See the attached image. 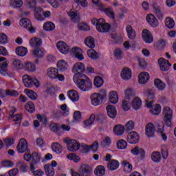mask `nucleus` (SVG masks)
<instances>
[{
    "label": "nucleus",
    "instance_id": "nucleus-1",
    "mask_svg": "<svg viewBox=\"0 0 176 176\" xmlns=\"http://www.w3.org/2000/svg\"><path fill=\"white\" fill-rule=\"evenodd\" d=\"M78 75L80 74H75L73 77V80L77 85V87L82 91H89V90H91L93 83L91 82V80H90V78L86 76L78 78Z\"/></svg>",
    "mask_w": 176,
    "mask_h": 176
},
{
    "label": "nucleus",
    "instance_id": "nucleus-2",
    "mask_svg": "<svg viewBox=\"0 0 176 176\" xmlns=\"http://www.w3.org/2000/svg\"><path fill=\"white\" fill-rule=\"evenodd\" d=\"M22 80L25 87L31 88L34 87V86H35L36 87H39V86H41V85L39 84V81H38V79L34 77L30 76L27 74L23 76Z\"/></svg>",
    "mask_w": 176,
    "mask_h": 176
},
{
    "label": "nucleus",
    "instance_id": "nucleus-3",
    "mask_svg": "<svg viewBox=\"0 0 176 176\" xmlns=\"http://www.w3.org/2000/svg\"><path fill=\"white\" fill-rule=\"evenodd\" d=\"M164 122L167 127H173V110L169 107H166L163 110Z\"/></svg>",
    "mask_w": 176,
    "mask_h": 176
},
{
    "label": "nucleus",
    "instance_id": "nucleus-4",
    "mask_svg": "<svg viewBox=\"0 0 176 176\" xmlns=\"http://www.w3.org/2000/svg\"><path fill=\"white\" fill-rule=\"evenodd\" d=\"M63 142L67 144V148L69 152H76L79 151L80 144L75 140H71L68 138L64 139Z\"/></svg>",
    "mask_w": 176,
    "mask_h": 176
},
{
    "label": "nucleus",
    "instance_id": "nucleus-5",
    "mask_svg": "<svg viewBox=\"0 0 176 176\" xmlns=\"http://www.w3.org/2000/svg\"><path fill=\"white\" fill-rule=\"evenodd\" d=\"M47 75L50 78V79H58L60 82L64 81L65 79L64 75L58 74V69L53 67L47 69Z\"/></svg>",
    "mask_w": 176,
    "mask_h": 176
},
{
    "label": "nucleus",
    "instance_id": "nucleus-6",
    "mask_svg": "<svg viewBox=\"0 0 176 176\" xmlns=\"http://www.w3.org/2000/svg\"><path fill=\"white\" fill-rule=\"evenodd\" d=\"M86 71V67H85V64H83L81 62L76 63L74 65L72 68V72L75 75H78V78H83V75L82 73L85 72Z\"/></svg>",
    "mask_w": 176,
    "mask_h": 176
},
{
    "label": "nucleus",
    "instance_id": "nucleus-7",
    "mask_svg": "<svg viewBox=\"0 0 176 176\" xmlns=\"http://www.w3.org/2000/svg\"><path fill=\"white\" fill-rule=\"evenodd\" d=\"M96 30L98 32H102V34L109 32V30H111V25L105 22V19L101 18L99 19Z\"/></svg>",
    "mask_w": 176,
    "mask_h": 176
},
{
    "label": "nucleus",
    "instance_id": "nucleus-8",
    "mask_svg": "<svg viewBox=\"0 0 176 176\" xmlns=\"http://www.w3.org/2000/svg\"><path fill=\"white\" fill-rule=\"evenodd\" d=\"M19 24L23 28H25L30 31L32 34L35 32V28L32 27L31 21L27 18H23L20 20Z\"/></svg>",
    "mask_w": 176,
    "mask_h": 176
},
{
    "label": "nucleus",
    "instance_id": "nucleus-9",
    "mask_svg": "<svg viewBox=\"0 0 176 176\" xmlns=\"http://www.w3.org/2000/svg\"><path fill=\"white\" fill-rule=\"evenodd\" d=\"M16 150L19 153H24V152L30 151V149H28V143L25 139L21 138L19 140V142L16 146Z\"/></svg>",
    "mask_w": 176,
    "mask_h": 176
},
{
    "label": "nucleus",
    "instance_id": "nucleus-10",
    "mask_svg": "<svg viewBox=\"0 0 176 176\" xmlns=\"http://www.w3.org/2000/svg\"><path fill=\"white\" fill-rule=\"evenodd\" d=\"M144 94L147 97V100H146V105L147 108H151L152 104H153V100L149 101V100H153V98H155V91L152 89H148L144 91Z\"/></svg>",
    "mask_w": 176,
    "mask_h": 176
},
{
    "label": "nucleus",
    "instance_id": "nucleus-11",
    "mask_svg": "<svg viewBox=\"0 0 176 176\" xmlns=\"http://www.w3.org/2000/svg\"><path fill=\"white\" fill-rule=\"evenodd\" d=\"M158 64L161 71L163 72L168 71V69H170V67H171V63L164 58H160L158 59Z\"/></svg>",
    "mask_w": 176,
    "mask_h": 176
},
{
    "label": "nucleus",
    "instance_id": "nucleus-12",
    "mask_svg": "<svg viewBox=\"0 0 176 176\" xmlns=\"http://www.w3.org/2000/svg\"><path fill=\"white\" fill-rule=\"evenodd\" d=\"M79 173L81 176H91L93 173L91 167L87 164H83L80 167Z\"/></svg>",
    "mask_w": 176,
    "mask_h": 176
},
{
    "label": "nucleus",
    "instance_id": "nucleus-13",
    "mask_svg": "<svg viewBox=\"0 0 176 176\" xmlns=\"http://www.w3.org/2000/svg\"><path fill=\"white\" fill-rule=\"evenodd\" d=\"M152 6L157 17H158L160 20H163L164 18V12L163 11V8L156 3H153Z\"/></svg>",
    "mask_w": 176,
    "mask_h": 176
},
{
    "label": "nucleus",
    "instance_id": "nucleus-14",
    "mask_svg": "<svg viewBox=\"0 0 176 176\" xmlns=\"http://www.w3.org/2000/svg\"><path fill=\"white\" fill-rule=\"evenodd\" d=\"M127 141L129 144H137L140 141V135L136 131H132L128 134Z\"/></svg>",
    "mask_w": 176,
    "mask_h": 176
},
{
    "label": "nucleus",
    "instance_id": "nucleus-15",
    "mask_svg": "<svg viewBox=\"0 0 176 176\" xmlns=\"http://www.w3.org/2000/svg\"><path fill=\"white\" fill-rule=\"evenodd\" d=\"M56 47L63 54H67L69 52V47L64 41H58L56 43Z\"/></svg>",
    "mask_w": 176,
    "mask_h": 176
},
{
    "label": "nucleus",
    "instance_id": "nucleus-16",
    "mask_svg": "<svg viewBox=\"0 0 176 176\" xmlns=\"http://www.w3.org/2000/svg\"><path fill=\"white\" fill-rule=\"evenodd\" d=\"M120 76L123 80H130V79L132 78L131 69L129 67L123 68L121 71Z\"/></svg>",
    "mask_w": 176,
    "mask_h": 176
},
{
    "label": "nucleus",
    "instance_id": "nucleus-17",
    "mask_svg": "<svg viewBox=\"0 0 176 176\" xmlns=\"http://www.w3.org/2000/svg\"><path fill=\"white\" fill-rule=\"evenodd\" d=\"M41 160V156L38 153H33L32 154V162L30 163V170L34 171L35 170V166L38 164V162Z\"/></svg>",
    "mask_w": 176,
    "mask_h": 176
},
{
    "label": "nucleus",
    "instance_id": "nucleus-18",
    "mask_svg": "<svg viewBox=\"0 0 176 176\" xmlns=\"http://www.w3.org/2000/svg\"><path fill=\"white\" fill-rule=\"evenodd\" d=\"M107 111V116L111 119H115L116 115H118V111H116V107L113 105L109 104L106 107Z\"/></svg>",
    "mask_w": 176,
    "mask_h": 176
},
{
    "label": "nucleus",
    "instance_id": "nucleus-19",
    "mask_svg": "<svg viewBox=\"0 0 176 176\" xmlns=\"http://www.w3.org/2000/svg\"><path fill=\"white\" fill-rule=\"evenodd\" d=\"M91 104L95 107H97V105H100V104H102V101H104L102 98H101V96L98 95V94L97 93L93 94L91 96Z\"/></svg>",
    "mask_w": 176,
    "mask_h": 176
},
{
    "label": "nucleus",
    "instance_id": "nucleus-20",
    "mask_svg": "<svg viewBox=\"0 0 176 176\" xmlns=\"http://www.w3.org/2000/svg\"><path fill=\"white\" fill-rule=\"evenodd\" d=\"M146 20L151 27L156 28L159 26V21H157L156 16L153 14H148L146 16Z\"/></svg>",
    "mask_w": 176,
    "mask_h": 176
},
{
    "label": "nucleus",
    "instance_id": "nucleus-21",
    "mask_svg": "<svg viewBox=\"0 0 176 176\" xmlns=\"http://www.w3.org/2000/svg\"><path fill=\"white\" fill-rule=\"evenodd\" d=\"M146 135L148 138L155 137V125L153 123L149 122L146 125Z\"/></svg>",
    "mask_w": 176,
    "mask_h": 176
},
{
    "label": "nucleus",
    "instance_id": "nucleus-22",
    "mask_svg": "<svg viewBox=\"0 0 176 176\" xmlns=\"http://www.w3.org/2000/svg\"><path fill=\"white\" fill-rule=\"evenodd\" d=\"M142 38L146 43H152L153 42V37L152 36V34L148 30H144L142 32Z\"/></svg>",
    "mask_w": 176,
    "mask_h": 176
},
{
    "label": "nucleus",
    "instance_id": "nucleus-23",
    "mask_svg": "<svg viewBox=\"0 0 176 176\" xmlns=\"http://www.w3.org/2000/svg\"><path fill=\"white\" fill-rule=\"evenodd\" d=\"M72 53L75 56L79 61H82L85 58L83 54H82V50L78 47H74L72 49Z\"/></svg>",
    "mask_w": 176,
    "mask_h": 176
},
{
    "label": "nucleus",
    "instance_id": "nucleus-24",
    "mask_svg": "<svg viewBox=\"0 0 176 176\" xmlns=\"http://www.w3.org/2000/svg\"><path fill=\"white\" fill-rule=\"evenodd\" d=\"M131 152L132 155H139L140 159H144V157H145V151L143 148H140L139 146H135L134 148L131 150Z\"/></svg>",
    "mask_w": 176,
    "mask_h": 176
},
{
    "label": "nucleus",
    "instance_id": "nucleus-25",
    "mask_svg": "<svg viewBox=\"0 0 176 176\" xmlns=\"http://www.w3.org/2000/svg\"><path fill=\"white\" fill-rule=\"evenodd\" d=\"M32 56L36 57V58H43L45 56V51L43 49L40 47H36L33 50L32 52Z\"/></svg>",
    "mask_w": 176,
    "mask_h": 176
},
{
    "label": "nucleus",
    "instance_id": "nucleus-26",
    "mask_svg": "<svg viewBox=\"0 0 176 176\" xmlns=\"http://www.w3.org/2000/svg\"><path fill=\"white\" fill-rule=\"evenodd\" d=\"M34 17L36 20L38 21H42L43 18V10L39 7L34 8Z\"/></svg>",
    "mask_w": 176,
    "mask_h": 176
},
{
    "label": "nucleus",
    "instance_id": "nucleus-27",
    "mask_svg": "<svg viewBox=\"0 0 176 176\" xmlns=\"http://www.w3.org/2000/svg\"><path fill=\"white\" fill-rule=\"evenodd\" d=\"M139 82L141 85H145L149 80V74L143 72L139 74Z\"/></svg>",
    "mask_w": 176,
    "mask_h": 176
},
{
    "label": "nucleus",
    "instance_id": "nucleus-28",
    "mask_svg": "<svg viewBox=\"0 0 176 176\" xmlns=\"http://www.w3.org/2000/svg\"><path fill=\"white\" fill-rule=\"evenodd\" d=\"M30 43L32 47H34V49H36V47H41L42 45V38L36 37L30 39Z\"/></svg>",
    "mask_w": 176,
    "mask_h": 176
},
{
    "label": "nucleus",
    "instance_id": "nucleus-29",
    "mask_svg": "<svg viewBox=\"0 0 176 176\" xmlns=\"http://www.w3.org/2000/svg\"><path fill=\"white\" fill-rule=\"evenodd\" d=\"M107 167L109 170H111V171H115V170H118V168H119V162L116 160H111L109 162Z\"/></svg>",
    "mask_w": 176,
    "mask_h": 176
},
{
    "label": "nucleus",
    "instance_id": "nucleus-30",
    "mask_svg": "<svg viewBox=\"0 0 176 176\" xmlns=\"http://www.w3.org/2000/svg\"><path fill=\"white\" fill-rule=\"evenodd\" d=\"M16 54L19 56L20 57H24V56H27L28 53V50L25 47H18L15 50Z\"/></svg>",
    "mask_w": 176,
    "mask_h": 176
},
{
    "label": "nucleus",
    "instance_id": "nucleus-31",
    "mask_svg": "<svg viewBox=\"0 0 176 176\" xmlns=\"http://www.w3.org/2000/svg\"><path fill=\"white\" fill-rule=\"evenodd\" d=\"M109 100L111 104H116L119 101V96L116 91H113L109 93Z\"/></svg>",
    "mask_w": 176,
    "mask_h": 176
},
{
    "label": "nucleus",
    "instance_id": "nucleus-32",
    "mask_svg": "<svg viewBox=\"0 0 176 176\" xmlns=\"http://www.w3.org/2000/svg\"><path fill=\"white\" fill-rule=\"evenodd\" d=\"M126 30L128 34V38H129V39H135L137 34L135 30L133 29V27L131 25H127Z\"/></svg>",
    "mask_w": 176,
    "mask_h": 176
},
{
    "label": "nucleus",
    "instance_id": "nucleus-33",
    "mask_svg": "<svg viewBox=\"0 0 176 176\" xmlns=\"http://www.w3.org/2000/svg\"><path fill=\"white\" fill-rule=\"evenodd\" d=\"M142 102H141V99L138 97L134 98V99L132 100L131 105L135 111L140 109L141 108Z\"/></svg>",
    "mask_w": 176,
    "mask_h": 176
},
{
    "label": "nucleus",
    "instance_id": "nucleus-34",
    "mask_svg": "<svg viewBox=\"0 0 176 176\" xmlns=\"http://www.w3.org/2000/svg\"><path fill=\"white\" fill-rule=\"evenodd\" d=\"M155 87L161 91L166 89V84L162 81V80L157 78L154 80Z\"/></svg>",
    "mask_w": 176,
    "mask_h": 176
},
{
    "label": "nucleus",
    "instance_id": "nucleus-35",
    "mask_svg": "<svg viewBox=\"0 0 176 176\" xmlns=\"http://www.w3.org/2000/svg\"><path fill=\"white\" fill-rule=\"evenodd\" d=\"M52 149L53 152L60 155V153L63 152V146H61V144H60L58 142H54L52 144Z\"/></svg>",
    "mask_w": 176,
    "mask_h": 176
},
{
    "label": "nucleus",
    "instance_id": "nucleus-36",
    "mask_svg": "<svg viewBox=\"0 0 176 176\" xmlns=\"http://www.w3.org/2000/svg\"><path fill=\"white\" fill-rule=\"evenodd\" d=\"M68 97L74 102L78 101L79 100V94H78V91L75 90L69 91Z\"/></svg>",
    "mask_w": 176,
    "mask_h": 176
},
{
    "label": "nucleus",
    "instance_id": "nucleus-37",
    "mask_svg": "<svg viewBox=\"0 0 176 176\" xmlns=\"http://www.w3.org/2000/svg\"><path fill=\"white\" fill-rule=\"evenodd\" d=\"M85 43L86 46L90 47V49H94L96 47V44L94 43V38L91 36H88L85 40Z\"/></svg>",
    "mask_w": 176,
    "mask_h": 176
},
{
    "label": "nucleus",
    "instance_id": "nucleus-38",
    "mask_svg": "<svg viewBox=\"0 0 176 176\" xmlns=\"http://www.w3.org/2000/svg\"><path fill=\"white\" fill-rule=\"evenodd\" d=\"M124 126L122 125H116L113 129L116 135H122L124 133Z\"/></svg>",
    "mask_w": 176,
    "mask_h": 176
},
{
    "label": "nucleus",
    "instance_id": "nucleus-39",
    "mask_svg": "<svg viewBox=\"0 0 176 176\" xmlns=\"http://www.w3.org/2000/svg\"><path fill=\"white\" fill-rule=\"evenodd\" d=\"M151 160L154 162V163H159L160 160H162V155H160V153L157 151H154L151 154Z\"/></svg>",
    "mask_w": 176,
    "mask_h": 176
},
{
    "label": "nucleus",
    "instance_id": "nucleus-40",
    "mask_svg": "<svg viewBox=\"0 0 176 176\" xmlns=\"http://www.w3.org/2000/svg\"><path fill=\"white\" fill-rule=\"evenodd\" d=\"M25 108L28 112H30V113H34V112H35V104L31 101L26 103Z\"/></svg>",
    "mask_w": 176,
    "mask_h": 176
},
{
    "label": "nucleus",
    "instance_id": "nucleus-41",
    "mask_svg": "<svg viewBox=\"0 0 176 176\" xmlns=\"http://www.w3.org/2000/svg\"><path fill=\"white\" fill-rule=\"evenodd\" d=\"M25 94H27L28 97L30 98V100H37L38 99V94L35 93V91L30 90V89H25Z\"/></svg>",
    "mask_w": 176,
    "mask_h": 176
},
{
    "label": "nucleus",
    "instance_id": "nucleus-42",
    "mask_svg": "<svg viewBox=\"0 0 176 176\" xmlns=\"http://www.w3.org/2000/svg\"><path fill=\"white\" fill-rule=\"evenodd\" d=\"M67 67H68V64L64 60H59L57 63V68L62 72H64L67 69Z\"/></svg>",
    "mask_w": 176,
    "mask_h": 176
},
{
    "label": "nucleus",
    "instance_id": "nucleus-43",
    "mask_svg": "<svg viewBox=\"0 0 176 176\" xmlns=\"http://www.w3.org/2000/svg\"><path fill=\"white\" fill-rule=\"evenodd\" d=\"M94 173L97 176H104L105 175V168L102 166H98L95 169Z\"/></svg>",
    "mask_w": 176,
    "mask_h": 176
},
{
    "label": "nucleus",
    "instance_id": "nucleus-44",
    "mask_svg": "<svg viewBox=\"0 0 176 176\" xmlns=\"http://www.w3.org/2000/svg\"><path fill=\"white\" fill-rule=\"evenodd\" d=\"M87 56L92 60H97L100 57L97 52L93 50V48L87 51Z\"/></svg>",
    "mask_w": 176,
    "mask_h": 176
},
{
    "label": "nucleus",
    "instance_id": "nucleus-45",
    "mask_svg": "<svg viewBox=\"0 0 176 176\" xmlns=\"http://www.w3.org/2000/svg\"><path fill=\"white\" fill-rule=\"evenodd\" d=\"M45 170V174L47 176H54V168L52 166H50L47 164L44 166Z\"/></svg>",
    "mask_w": 176,
    "mask_h": 176
},
{
    "label": "nucleus",
    "instance_id": "nucleus-46",
    "mask_svg": "<svg viewBox=\"0 0 176 176\" xmlns=\"http://www.w3.org/2000/svg\"><path fill=\"white\" fill-rule=\"evenodd\" d=\"M10 3L14 9H19L23 6V0H10Z\"/></svg>",
    "mask_w": 176,
    "mask_h": 176
},
{
    "label": "nucleus",
    "instance_id": "nucleus-47",
    "mask_svg": "<svg viewBox=\"0 0 176 176\" xmlns=\"http://www.w3.org/2000/svg\"><path fill=\"white\" fill-rule=\"evenodd\" d=\"M134 127H135V124L133 120H129L126 123L124 129L126 131H131V130H134Z\"/></svg>",
    "mask_w": 176,
    "mask_h": 176
},
{
    "label": "nucleus",
    "instance_id": "nucleus-48",
    "mask_svg": "<svg viewBox=\"0 0 176 176\" xmlns=\"http://www.w3.org/2000/svg\"><path fill=\"white\" fill-rule=\"evenodd\" d=\"M56 28V25L52 22H47L44 23L43 29L45 31H53Z\"/></svg>",
    "mask_w": 176,
    "mask_h": 176
},
{
    "label": "nucleus",
    "instance_id": "nucleus-49",
    "mask_svg": "<svg viewBox=\"0 0 176 176\" xmlns=\"http://www.w3.org/2000/svg\"><path fill=\"white\" fill-rule=\"evenodd\" d=\"M94 85L96 87H101L104 85V80L100 76L95 77Z\"/></svg>",
    "mask_w": 176,
    "mask_h": 176
},
{
    "label": "nucleus",
    "instance_id": "nucleus-50",
    "mask_svg": "<svg viewBox=\"0 0 176 176\" xmlns=\"http://www.w3.org/2000/svg\"><path fill=\"white\" fill-rule=\"evenodd\" d=\"M165 25L167 28H174V25H175V22L174 21V19L168 17L165 19Z\"/></svg>",
    "mask_w": 176,
    "mask_h": 176
},
{
    "label": "nucleus",
    "instance_id": "nucleus-51",
    "mask_svg": "<svg viewBox=\"0 0 176 176\" xmlns=\"http://www.w3.org/2000/svg\"><path fill=\"white\" fill-rule=\"evenodd\" d=\"M118 149H126L127 148V142L126 140L121 139L117 142Z\"/></svg>",
    "mask_w": 176,
    "mask_h": 176
},
{
    "label": "nucleus",
    "instance_id": "nucleus-52",
    "mask_svg": "<svg viewBox=\"0 0 176 176\" xmlns=\"http://www.w3.org/2000/svg\"><path fill=\"white\" fill-rule=\"evenodd\" d=\"M25 5L29 9H36V0H26Z\"/></svg>",
    "mask_w": 176,
    "mask_h": 176
},
{
    "label": "nucleus",
    "instance_id": "nucleus-53",
    "mask_svg": "<svg viewBox=\"0 0 176 176\" xmlns=\"http://www.w3.org/2000/svg\"><path fill=\"white\" fill-rule=\"evenodd\" d=\"M161 111L162 107H160V104H156L150 110V112L152 113V115H159Z\"/></svg>",
    "mask_w": 176,
    "mask_h": 176
},
{
    "label": "nucleus",
    "instance_id": "nucleus-54",
    "mask_svg": "<svg viewBox=\"0 0 176 176\" xmlns=\"http://www.w3.org/2000/svg\"><path fill=\"white\" fill-rule=\"evenodd\" d=\"M16 167L21 171L22 173H26L27 172V165L24 164L21 161H18L16 163Z\"/></svg>",
    "mask_w": 176,
    "mask_h": 176
},
{
    "label": "nucleus",
    "instance_id": "nucleus-55",
    "mask_svg": "<svg viewBox=\"0 0 176 176\" xmlns=\"http://www.w3.org/2000/svg\"><path fill=\"white\" fill-rule=\"evenodd\" d=\"M135 96V93L134 92V90L129 88L125 91V100H130V98H133Z\"/></svg>",
    "mask_w": 176,
    "mask_h": 176
},
{
    "label": "nucleus",
    "instance_id": "nucleus-56",
    "mask_svg": "<svg viewBox=\"0 0 176 176\" xmlns=\"http://www.w3.org/2000/svg\"><path fill=\"white\" fill-rule=\"evenodd\" d=\"M25 69L29 71V72H34L36 70V67H35V65L29 62L25 63Z\"/></svg>",
    "mask_w": 176,
    "mask_h": 176
},
{
    "label": "nucleus",
    "instance_id": "nucleus-57",
    "mask_svg": "<svg viewBox=\"0 0 176 176\" xmlns=\"http://www.w3.org/2000/svg\"><path fill=\"white\" fill-rule=\"evenodd\" d=\"M78 149H80V151L82 153H87V152H89V151H90V146L85 144H79Z\"/></svg>",
    "mask_w": 176,
    "mask_h": 176
},
{
    "label": "nucleus",
    "instance_id": "nucleus-58",
    "mask_svg": "<svg viewBox=\"0 0 176 176\" xmlns=\"http://www.w3.org/2000/svg\"><path fill=\"white\" fill-rule=\"evenodd\" d=\"M104 13L107 14V16H109L110 19H115V12H113V10L111 8H107L104 10Z\"/></svg>",
    "mask_w": 176,
    "mask_h": 176
},
{
    "label": "nucleus",
    "instance_id": "nucleus-59",
    "mask_svg": "<svg viewBox=\"0 0 176 176\" xmlns=\"http://www.w3.org/2000/svg\"><path fill=\"white\" fill-rule=\"evenodd\" d=\"M67 159L69 160H74L76 163H78L79 160H80V157L79 156L76 155V154L72 153L70 154L67 155Z\"/></svg>",
    "mask_w": 176,
    "mask_h": 176
},
{
    "label": "nucleus",
    "instance_id": "nucleus-60",
    "mask_svg": "<svg viewBox=\"0 0 176 176\" xmlns=\"http://www.w3.org/2000/svg\"><path fill=\"white\" fill-rule=\"evenodd\" d=\"M6 71H8V63H0V74H6Z\"/></svg>",
    "mask_w": 176,
    "mask_h": 176
},
{
    "label": "nucleus",
    "instance_id": "nucleus-61",
    "mask_svg": "<svg viewBox=\"0 0 176 176\" xmlns=\"http://www.w3.org/2000/svg\"><path fill=\"white\" fill-rule=\"evenodd\" d=\"M94 120H96V115L91 114L89 118L85 121V125L91 126V124H93V123H94Z\"/></svg>",
    "mask_w": 176,
    "mask_h": 176
},
{
    "label": "nucleus",
    "instance_id": "nucleus-62",
    "mask_svg": "<svg viewBox=\"0 0 176 176\" xmlns=\"http://www.w3.org/2000/svg\"><path fill=\"white\" fill-rule=\"evenodd\" d=\"M122 56H123V51L122 50V49L116 48L114 50V56L116 57V58H122Z\"/></svg>",
    "mask_w": 176,
    "mask_h": 176
},
{
    "label": "nucleus",
    "instance_id": "nucleus-63",
    "mask_svg": "<svg viewBox=\"0 0 176 176\" xmlns=\"http://www.w3.org/2000/svg\"><path fill=\"white\" fill-rule=\"evenodd\" d=\"M124 171L125 173H131L133 171V165L130 163L125 162L124 164Z\"/></svg>",
    "mask_w": 176,
    "mask_h": 176
},
{
    "label": "nucleus",
    "instance_id": "nucleus-64",
    "mask_svg": "<svg viewBox=\"0 0 176 176\" xmlns=\"http://www.w3.org/2000/svg\"><path fill=\"white\" fill-rule=\"evenodd\" d=\"M130 101H129V99H124L122 101V109L124 111H129L130 109Z\"/></svg>",
    "mask_w": 176,
    "mask_h": 176
}]
</instances>
